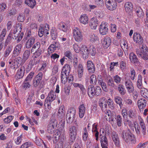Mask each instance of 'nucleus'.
I'll return each instance as SVG.
<instances>
[{
  "mask_svg": "<svg viewBox=\"0 0 148 148\" xmlns=\"http://www.w3.org/2000/svg\"><path fill=\"white\" fill-rule=\"evenodd\" d=\"M80 51L83 58L84 59L88 58L89 54L93 56L96 53V49L92 45L90 46L88 48L85 45H82L80 48Z\"/></svg>",
  "mask_w": 148,
  "mask_h": 148,
  "instance_id": "nucleus-1",
  "label": "nucleus"
},
{
  "mask_svg": "<svg viewBox=\"0 0 148 148\" xmlns=\"http://www.w3.org/2000/svg\"><path fill=\"white\" fill-rule=\"evenodd\" d=\"M55 94L53 91H50L48 93L47 97L45 99L44 106L46 107L47 106L48 108L49 109H50L51 108L52 102L56 98V96L55 95Z\"/></svg>",
  "mask_w": 148,
  "mask_h": 148,
  "instance_id": "nucleus-2",
  "label": "nucleus"
},
{
  "mask_svg": "<svg viewBox=\"0 0 148 148\" xmlns=\"http://www.w3.org/2000/svg\"><path fill=\"white\" fill-rule=\"evenodd\" d=\"M121 137L123 140L127 143H134V135L129 130L123 131L122 132Z\"/></svg>",
  "mask_w": 148,
  "mask_h": 148,
  "instance_id": "nucleus-3",
  "label": "nucleus"
},
{
  "mask_svg": "<svg viewBox=\"0 0 148 148\" xmlns=\"http://www.w3.org/2000/svg\"><path fill=\"white\" fill-rule=\"evenodd\" d=\"M42 76V73L40 72L34 78L32 82L33 87L35 88H38L40 89L42 88L41 84Z\"/></svg>",
  "mask_w": 148,
  "mask_h": 148,
  "instance_id": "nucleus-4",
  "label": "nucleus"
},
{
  "mask_svg": "<svg viewBox=\"0 0 148 148\" xmlns=\"http://www.w3.org/2000/svg\"><path fill=\"white\" fill-rule=\"evenodd\" d=\"M76 114V110L73 107L69 109L66 115L67 123L71 124L73 121Z\"/></svg>",
  "mask_w": 148,
  "mask_h": 148,
  "instance_id": "nucleus-5",
  "label": "nucleus"
},
{
  "mask_svg": "<svg viewBox=\"0 0 148 148\" xmlns=\"http://www.w3.org/2000/svg\"><path fill=\"white\" fill-rule=\"evenodd\" d=\"M73 36L76 41H81L83 39V36L80 30L78 28H76L73 29Z\"/></svg>",
  "mask_w": 148,
  "mask_h": 148,
  "instance_id": "nucleus-6",
  "label": "nucleus"
},
{
  "mask_svg": "<svg viewBox=\"0 0 148 148\" xmlns=\"http://www.w3.org/2000/svg\"><path fill=\"white\" fill-rule=\"evenodd\" d=\"M65 133V131L64 130L62 131H61L59 130L57 131L56 135L58 136V141L60 142L58 144H62L63 145L64 142L66 139Z\"/></svg>",
  "mask_w": 148,
  "mask_h": 148,
  "instance_id": "nucleus-7",
  "label": "nucleus"
},
{
  "mask_svg": "<svg viewBox=\"0 0 148 148\" xmlns=\"http://www.w3.org/2000/svg\"><path fill=\"white\" fill-rule=\"evenodd\" d=\"M76 129L75 126H72L69 127V133L70 140L73 142L76 136Z\"/></svg>",
  "mask_w": 148,
  "mask_h": 148,
  "instance_id": "nucleus-8",
  "label": "nucleus"
},
{
  "mask_svg": "<svg viewBox=\"0 0 148 148\" xmlns=\"http://www.w3.org/2000/svg\"><path fill=\"white\" fill-rule=\"evenodd\" d=\"M106 5L107 8L110 10H113L117 6V3L115 0H106Z\"/></svg>",
  "mask_w": 148,
  "mask_h": 148,
  "instance_id": "nucleus-9",
  "label": "nucleus"
},
{
  "mask_svg": "<svg viewBox=\"0 0 148 148\" xmlns=\"http://www.w3.org/2000/svg\"><path fill=\"white\" fill-rule=\"evenodd\" d=\"M112 137L115 146L117 147H119L120 146V141L118 134L114 131L112 132Z\"/></svg>",
  "mask_w": 148,
  "mask_h": 148,
  "instance_id": "nucleus-10",
  "label": "nucleus"
},
{
  "mask_svg": "<svg viewBox=\"0 0 148 148\" xmlns=\"http://www.w3.org/2000/svg\"><path fill=\"white\" fill-rule=\"evenodd\" d=\"M147 101L144 98H141L139 99L137 101V105L140 111H143L146 106Z\"/></svg>",
  "mask_w": 148,
  "mask_h": 148,
  "instance_id": "nucleus-11",
  "label": "nucleus"
},
{
  "mask_svg": "<svg viewBox=\"0 0 148 148\" xmlns=\"http://www.w3.org/2000/svg\"><path fill=\"white\" fill-rule=\"evenodd\" d=\"M133 39L134 41L137 44H141L143 42V38L140 34L134 32L133 34Z\"/></svg>",
  "mask_w": 148,
  "mask_h": 148,
  "instance_id": "nucleus-12",
  "label": "nucleus"
},
{
  "mask_svg": "<svg viewBox=\"0 0 148 148\" xmlns=\"http://www.w3.org/2000/svg\"><path fill=\"white\" fill-rule=\"evenodd\" d=\"M107 23L105 22H102L100 26L99 31L100 33L104 35L107 34L108 31Z\"/></svg>",
  "mask_w": 148,
  "mask_h": 148,
  "instance_id": "nucleus-13",
  "label": "nucleus"
},
{
  "mask_svg": "<svg viewBox=\"0 0 148 148\" xmlns=\"http://www.w3.org/2000/svg\"><path fill=\"white\" fill-rule=\"evenodd\" d=\"M56 126L57 122L56 121L50 123L47 126V131L48 132L51 134L54 133L56 130Z\"/></svg>",
  "mask_w": 148,
  "mask_h": 148,
  "instance_id": "nucleus-14",
  "label": "nucleus"
},
{
  "mask_svg": "<svg viewBox=\"0 0 148 148\" xmlns=\"http://www.w3.org/2000/svg\"><path fill=\"white\" fill-rule=\"evenodd\" d=\"M25 68L24 66H22L20 69L18 71L15 77L16 79H19L22 78L24 76L25 73Z\"/></svg>",
  "mask_w": 148,
  "mask_h": 148,
  "instance_id": "nucleus-15",
  "label": "nucleus"
},
{
  "mask_svg": "<svg viewBox=\"0 0 148 148\" xmlns=\"http://www.w3.org/2000/svg\"><path fill=\"white\" fill-rule=\"evenodd\" d=\"M22 29V26L20 24L17 25L16 29H14L12 34L13 35L14 39H16L18 37Z\"/></svg>",
  "mask_w": 148,
  "mask_h": 148,
  "instance_id": "nucleus-16",
  "label": "nucleus"
},
{
  "mask_svg": "<svg viewBox=\"0 0 148 148\" xmlns=\"http://www.w3.org/2000/svg\"><path fill=\"white\" fill-rule=\"evenodd\" d=\"M22 45L21 44H18L17 45L13 51L12 54V56L16 57L18 56L21 53Z\"/></svg>",
  "mask_w": 148,
  "mask_h": 148,
  "instance_id": "nucleus-17",
  "label": "nucleus"
},
{
  "mask_svg": "<svg viewBox=\"0 0 148 148\" xmlns=\"http://www.w3.org/2000/svg\"><path fill=\"white\" fill-rule=\"evenodd\" d=\"M87 91L89 97L92 98L95 95V87L92 85H90L88 86Z\"/></svg>",
  "mask_w": 148,
  "mask_h": 148,
  "instance_id": "nucleus-18",
  "label": "nucleus"
},
{
  "mask_svg": "<svg viewBox=\"0 0 148 148\" xmlns=\"http://www.w3.org/2000/svg\"><path fill=\"white\" fill-rule=\"evenodd\" d=\"M80 22L84 25H86L88 23V16L86 14H83L81 15L79 18Z\"/></svg>",
  "mask_w": 148,
  "mask_h": 148,
  "instance_id": "nucleus-19",
  "label": "nucleus"
},
{
  "mask_svg": "<svg viewBox=\"0 0 148 148\" xmlns=\"http://www.w3.org/2000/svg\"><path fill=\"white\" fill-rule=\"evenodd\" d=\"M136 52L138 57L142 58L145 60H148V54L147 52L140 53V50L139 49H136Z\"/></svg>",
  "mask_w": 148,
  "mask_h": 148,
  "instance_id": "nucleus-20",
  "label": "nucleus"
},
{
  "mask_svg": "<svg viewBox=\"0 0 148 148\" xmlns=\"http://www.w3.org/2000/svg\"><path fill=\"white\" fill-rule=\"evenodd\" d=\"M100 138L101 145L102 147H107L108 145L107 138L105 135L102 136Z\"/></svg>",
  "mask_w": 148,
  "mask_h": 148,
  "instance_id": "nucleus-21",
  "label": "nucleus"
},
{
  "mask_svg": "<svg viewBox=\"0 0 148 148\" xmlns=\"http://www.w3.org/2000/svg\"><path fill=\"white\" fill-rule=\"evenodd\" d=\"M97 24L98 21L96 19L92 18L90 20V26L92 29L95 30L96 29Z\"/></svg>",
  "mask_w": 148,
  "mask_h": 148,
  "instance_id": "nucleus-22",
  "label": "nucleus"
},
{
  "mask_svg": "<svg viewBox=\"0 0 148 148\" xmlns=\"http://www.w3.org/2000/svg\"><path fill=\"white\" fill-rule=\"evenodd\" d=\"M65 111L63 106H61L59 108L58 115L60 118L62 119L64 117L65 115Z\"/></svg>",
  "mask_w": 148,
  "mask_h": 148,
  "instance_id": "nucleus-23",
  "label": "nucleus"
},
{
  "mask_svg": "<svg viewBox=\"0 0 148 148\" xmlns=\"http://www.w3.org/2000/svg\"><path fill=\"white\" fill-rule=\"evenodd\" d=\"M86 108L84 104L80 105L79 107V115L81 118H82L84 115Z\"/></svg>",
  "mask_w": 148,
  "mask_h": 148,
  "instance_id": "nucleus-24",
  "label": "nucleus"
},
{
  "mask_svg": "<svg viewBox=\"0 0 148 148\" xmlns=\"http://www.w3.org/2000/svg\"><path fill=\"white\" fill-rule=\"evenodd\" d=\"M111 40L110 38L108 37H105L103 41L102 44L106 48H107L110 45Z\"/></svg>",
  "mask_w": 148,
  "mask_h": 148,
  "instance_id": "nucleus-25",
  "label": "nucleus"
},
{
  "mask_svg": "<svg viewBox=\"0 0 148 148\" xmlns=\"http://www.w3.org/2000/svg\"><path fill=\"white\" fill-rule=\"evenodd\" d=\"M58 47V43L56 42H54V43L51 44L48 48V52L50 53L54 52L56 50L57 48Z\"/></svg>",
  "mask_w": 148,
  "mask_h": 148,
  "instance_id": "nucleus-26",
  "label": "nucleus"
},
{
  "mask_svg": "<svg viewBox=\"0 0 148 148\" xmlns=\"http://www.w3.org/2000/svg\"><path fill=\"white\" fill-rule=\"evenodd\" d=\"M50 34L52 39L53 40H55L58 36L57 29L55 28H52L51 30Z\"/></svg>",
  "mask_w": 148,
  "mask_h": 148,
  "instance_id": "nucleus-27",
  "label": "nucleus"
},
{
  "mask_svg": "<svg viewBox=\"0 0 148 148\" xmlns=\"http://www.w3.org/2000/svg\"><path fill=\"white\" fill-rule=\"evenodd\" d=\"M124 7L126 11L128 12H131L133 8L132 4L129 2H127L125 3Z\"/></svg>",
  "mask_w": 148,
  "mask_h": 148,
  "instance_id": "nucleus-28",
  "label": "nucleus"
},
{
  "mask_svg": "<svg viewBox=\"0 0 148 148\" xmlns=\"http://www.w3.org/2000/svg\"><path fill=\"white\" fill-rule=\"evenodd\" d=\"M129 58L132 62L133 63L138 64V60L136 56L133 53H131L130 54Z\"/></svg>",
  "mask_w": 148,
  "mask_h": 148,
  "instance_id": "nucleus-29",
  "label": "nucleus"
},
{
  "mask_svg": "<svg viewBox=\"0 0 148 148\" xmlns=\"http://www.w3.org/2000/svg\"><path fill=\"white\" fill-rule=\"evenodd\" d=\"M31 52L30 50H25L23 54V62H25L26 61L28 58Z\"/></svg>",
  "mask_w": 148,
  "mask_h": 148,
  "instance_id": "nucleus-30",
  "label": "nucleus"
},
{
  "mask_svg": "<svg viewBox=\"0 0 148 148\" xmlns=\"http://www.w3.org/2000/svg\"><path fill=\"white\" fill-rule=\"evenodd\" d=\"M23 60L21 57H18L12 61V64H14V65H18V64L23 65L25 63V62H23Z\"/></svg>",
  "mask_w": 148,
  "mask_h": 148,
  "instance_id": "nucleus-31",
  "label": "nucleus"
},
{
  "mask_svg": "<svg viewBox=\"0 0 148 148\" xmlns=\"http://www.w3.org/2000/svg\"><path fill=\"white\" fill-rule=\"evenodd\" d=\"M25 3L32 9L36 5L35 0H25Z\"/></svg>",
  "mask_w": 148,
  "mask_h": 148,
  "instance_id": "nucleus-32",
  "label": "nucleus"
},
{
  "mask_svg": "<svg viewBox=\"0 0 148 148\" xmlns=\"http://www.w3.org/2000/svg\"><path fill=\"white\" fill-rule=\"evenodd\" d=\"M89 40L92 42H95L98 41L99 38L96 34L92 33L89 35Z\"/></svg>",
  "mask_w": 148,
  "mask_h": 148,
  "instance_id": "nucleus-33",
  "label": "nucleus"
},
{
  "mask_svg": "<svg viewBox=\"0 0 148 148\" xmlns=\"http://www.w3.org/2000/svg\"><path fill=\"white\" fill-rule=\"evenodd\" d=\"M12 38L14 39L13 35L12 34V33L10 32L5 41V45L6 46H7L10 42Z\"/></svg>",
  "mask_w": 148,
  "mask_h": 148,
  "instance_id": "nucleus-34",
  "label": "nucleus"
},
{
  "mask_svg": "<svg viewBox=\"0 0 148 148\" xmlns=\"http://www.w3.org/2000/svg\"><path fill=\"white\" fill-rule=\"evenodd\" d=\"M27 38L29 39L35 40L36 34L32 30H29L27 33Z\"/></svg>",
  "mask_w": 148,
  "mask_h": 148,
  "instance_id": "nucleus-35",
  "label": "nucleus"
},
{
  "mask_svg": "<svg viewBox=\"0 0 148 148\" xmlns=\"http://www.w3.org/2000/svg\"><path fill=\"white\" fill-rule=\"evenodd\" d=\"M98 81L99 85L101 86L103 90L106 92H108V89L106 83L103 81L102 79L98 80Z\"/></svg>",
  "mask_w": 148,
  "mask_h": 148,
  "instance_id": "nucleus-36",
  "label": "nucleus"
},
{
  "mask_svg": "<svg viewBox=\"0 0 148 148\" xmlns=\"http://www.w3.org/2000/svg\"><path fill=\"white\" fill-rule=\"evenodd\" d=\"M141 95L145 99H148V90L146 89L143 88L140 90Z\"/></svg>",
  "mask_w": 148,
  "mask_h": 148,
  "instance_id": "nucleus-37",
  "label": "nucleus"
},
{
  "mask_svg": "<svg viewBox=\"0 0 148 148\" xmlns=\"http://www.w3.org/2000/svg\"><path fill=\"white\" fill-rule=\"evenodd\" d=\"M68 74L64 72H61V79L62 82L65 84L67 81Z\"/></svg>",
  "mask_w": 148,
  "mask_h": 148,
  "instance_id": "nucleus-38",
  "label": "nucleus"
},
{
  "mask_svg": "<svg viewBox=\"0 0 148 148\" xmlns=\"http://www.w3.org/2000/svg\"><path fill=\"white\" fill-rule=\"evenodd\" d=\"M35 40L28 39L26 42L25 47L27 49H29L31 47L34 43Z\"/></svg>",
  "mask_w": 148,
  "mask_h": 148,
  "instance_id": "nucleus-39",
  "label": "nucleus"
},
{
  "mask_svg": "<svg viewBox=\"0 0 148 148\" xmlns=\"http://www.w3.org/2000/svg\"><path fill=\"white\" fill-rule=\"evenodd\" d=\"M58 28L64 32H66L67 30L66 26L65 24L63 22H61L58 25Z\"/></svg>",
  "mask_w": 148,
  "mask_h": 148,
  "instance_id": "nucleus-40",
  "label": "nucleus"
},
{
  "mask_svg": "<svg viewBox=\"0 0 148 148\" xmlns=\"http://www.w3.org/2000/svg\"><path fill=\"white\" fill-rule=\"evenodd\" d=\"M114 100L116 103L119 104L120 108H121L123 105L121 98L120 97L116 96L114 97Z\"/></svg>",
  "mask_w": 148,
  "mask_h": 148,
  "instance_id": "nucleus-41",
  "label": "nucleus"
},
{
  "mask_svg": "<svg viewBox=\"0 0 148 148\" xmlns=\"http://www.w3.org/2000/svg\"><path fill=\"white\" fill-rule=\"evenodd\" d=\"M118 90L120 94L122 95H124L126 93V91L123 85H119L118 87Z\"/></svg>",
  "mask_w": 148,
  "mask_h": 148,
  "instance_id": "nucleus-42",
  "label": "nucleus"
},
{
  "mask_svg": "<svg viewBox=\"0 0 148 148\" xmlns=\"http://www.w3.org/2000/svg\"><path fill=\"white\" fill-rule=\"evenodd\" d=\"M33 146V144L30 142H27L22 144L19 148H28Z\"/></svg>",
  "mask_w": 148,
  "mask_h": 148,
  "instance_id": "nucleus-43",
  "label": "nucleus"
},
{
  "mask_svg": "<svg viewBox=\"0 0 148 148\" xmlns=\"http://www.w3.org/2000/svg\"><path fill=\"white\" fill-rule=\"evenodd\" d=\"M71 67L70 65H64L63 67L62 72H64L69 75L70 72Z\"/></svg>",
  "mask_w": 148,
  "mask_h": 148,
  "instance_id": "nucleus-44",
  "label": "nucleus"
},
{
  "mask_svg": "<svg viewBox=\"0 0 148 148\" xmlns=\"http://www.w3.org/2000/svg\"><path fill=\"white\" fill-rule=\"evenodd\" d=\"M106 99L104 97H102L100 99L99 101V106L100 107L103 108V105L106 106ZM106 107V106H105Z\"/></svg>",
  "mask_w": 148,
  "mask_h": 148,
  "instance_id": "nucleus-45",
  "label": "nucleus"
},
{
  "mask_svg": "<svg viewBox=\"0 0 148 148\" xmlns=\"http://www.w3.org/2000/svg\"><path fill=\"white\" fill-rule=\"evenodd\" d=\"M70 60L71 64L75 65L79 64V65H80L79 60L78 59L76 55L74 56L73 59H71Z\"/></svg>",
  "mask_w": 148,
  "mask_h": 148,
  "instance_id": "nucleus-46",
  "label": "nucleus"
},
{
  "mask_svg": "<svg viewBox=\"0 0 148 148\" xmlns=\"http://www.w3.org/2000/svg\"><path fill=\"white\" fill-rule=\"evenodd\" d=\"M7 32V31L6 28H4L3 29L0 35V42H2L4 40Z\"/></svg>",
  "mask_w": 148,
  "mask_h": 148,
  "instance_id": "nucleus-47",
  "label": "nucleus"
},
{
  "mask_svg": "<svg viewBox=\"0 0 148 148\" xmlns=\"http://www.w3.org/2000/svg\"><path fill=\"white\" fill-rule=\"evenodd\" d=\"M95 95L98 96L101 95L102 90L99 86H97L95 88Z\"/></svg>",
  "mask_w": 148,
  "mask_h": 148,
  "instance_id": "nucleus-48",
  "label": "nucleus"
},
{
  "mask_svg": "<svg viewBox=\"0 0 148 148\" xmlns=\"http://www.w3.org/2000/svg\"><path fill=\"white\" fill-rule=\"evenodd\" d=\"M137 86L138 88L141 89L142 88V77L140 75H139L138 77V79L137 81Z\"/></svg>",
  "mask_w": 148,
  "mask_h": 148,
  "instance_id": "nucleus-49",
  "label": "nucleus"
},
{
  "mask_svg": "<svg viewBox=\"0 0 148 148\" xmlns=\"http://www.w3.org/2000/svg\"><path fill=\"white\" fill-rule=\"evenodd\" d=\"M40 43L39 42H37L36 44H34L33 46H32V47L31 50V53H34V52L35 51L34 49H39L40 47Z\"/></svg>",
  "mask_w": 148,
  "mask_h": 148,
  "instance_id": "nucleus-50",
  "label": "nucleus"
},
{
  "mask_svg": "<svg viewBox=\"0 0 148 148\" xmlns=\"http://www.w3.org/2000/svg\"><path fill=\"white\" fill-rule=\"evenodd\" d=\"M14 118V116L10 115L4 119V121L5 123L8 124L10 123Z\"/></svg>",
  "mask_w": 148,
  "mask_h": 148,
  "instance_id": "nucleus-51",
  "label": "nucleus"
},
{
  "mask_svg": "<svg viewBox=\"0 0 148 148\" xmlns=\"http://www.w3.org/2000/svg\"><path fill=\"white\" fill-rule=\"evenodd\" d=\"M125 84L126 88L133 85L132 82L129 79H128L126 77H125Z\"/></svg>",
  "mask_w": 148,
  "mask_h": 148,
  "instance_id": "nucleus-52",
  "label": "nucleus"
},
{
  "mask_svg": "<svg viewBox=\"0 0 148 148\" xmlns=\"http://www.w3.org/2000/svg\"><path fill=\"white\" fill-rule=\"evenodd\" d=\"M12 51V48L10 47H8L6 49L4 54V57L7 58Z\"/></svg>",
  "mask_w": 148,
  "mask_h": 148,
  "instance_id": "nucleus-53",
  "label": "nucleus"
},
{
  "mask_svg": "<svg viewBox=\"0 0 148 148\" xmlns=\"http://www.w3.org/2000/svg\"><path fill=\"white\" fill-rule=\"evenodd\" d=\"M71 88L69 86H65L63 88V91L65 93V95L66 96L69 95Z\"/></svg>",
  "mask_w": 148,
  "mask_h": 148,
  "instance_id": "nucleus-54",
  "label": "nucleus"
},
{
  "mask_svg": "<svg viewBox=\"0 0 148 148\" xmlns=\"http://www.w3.org/2000/svg\"><path fill=\"white\" fill-rule=\"evenodd\" d=\"M34 73L33 72H30L27 76L25 80L30 82L33 77Z\"/></svg>",
  "mask_w": 148,
  "mask_h": 148,
  "instance_id": "nucleus-55",
  "label": "nucleus"
},
{
  "mask_svg": "<svg viewBox=\"0 0 148 148\" xmlns=\"http://www.w3.org/2000/svg\"><path fill=\"white\" fill-rule=\"evenodd\" d=\"M129 117L130 118H133L136 116V113L134 110H130L128 111Z\"/></svg>",
  "mask_w": 148,
  "mask_h": 148,
  "instance_id": "nucleus-56",
  "label": "nucleus"
},
{
  "mask_svg": "<svg viewBox=\"0 0 148 148\" xmlns=\"http://www.w3.org/2000/svg\"><path fill=\"white\" fill-rule=\"evenodd\" d=\"M83 140L84 141H86L87 140L88 136V134L86 127H85L84 128L83 130Z\"/></svg>",
  "mask_w": 148,
  "mask_h": 148,
  "instance_id": "nucleus-57",
  "label": "nucleus"
},
{
  "mask_svg": "<svg viewBox=\"0 0 148 148\" xmlns=\"http://www.w3.org/2000/svg\"><path fill=\"white\" fill-rule=\"evenodd\" d=\"M40 28L43 29V31L46 33V34H49V33L48 31L49 30V27L48 24H46L44 26H40Z\"/></svg>",
  "mask_w": 148,
  "mask_h": 148,
  "instance_id": "nucleus-58",
  "label": "nucleus"
},
{
  "mask_svg": "<svg viewBox=\"0 0 148 148\" xmlns=\"http://www.w3.org/2000/svg\"><path fill=\"white\" fill-rule=\"evenodd\" d=\"M96 76L94 74H92L90 77V83L91 84H95L97 82Z\"/></svg>",
  "mask_w": 148,
  "mask_h": 148,
  "instance_id": "nucleus-59",
  "label": "nucleus"
},
{
  "mask_svg": "<svg viewBox=\"0 0 148 148\" xmlns=\"http://www.w3.org/2000/svg\"><path fill=\"white\" fill-rule=\"evenodd\" d=\"M116 119L118 126L119 127L121 126L122 125V118L121 116L119 115H118Z\"/></svg>",
  "mask_w": 148,
  "mask_h": 148,
  "instance_id": "nucleus-60",
  "label": "nucleus"
},
{
  "mask_svg": "<svg viewBox=\"0 0 148 148\" xmlns=\"http://www.w3.org/2000/svg\"><path fill=\"white\" fill-rule=\"evenodd\" d=\"M23 135L21 134L15 140V142L16 145H19L21 143L22 140V136Z\"/></svg>",
  "mask_w": 148,
  "mask_h": 148,
  "instance_id": "nucleus-61",
  "label": "nucleus"
},
{
  "mask_svg": "<svg viewBox=\"0 0 148 148\" xmlns=\"http://www.w3.org/2000/svg\"><path fill=\"white\" fill-rule=\"evenodd\" d=\"M138 119H139L140 124L141 127V130L146 129V126L143 119H142L140 116H138Z\"/></svg>",
  "mask_w": 148,
  "mask_h": 148,
  "instance_id": "nucleus-62",
  "label": "nucleus"
},
{
  "mask_svg": "<svg viewBox=\"0 0 148 148\" xmlns=\"http://www.w3.org/2000/svg\"><path fill=\"white\" fill-rule=\"evenodd\" d=\"M97 5L99 7H102L104 5L103 0H95Z\"/></svg>",
  "mask_w": 148,
  "mask_h": 148,
  "instance_id": "nucleus-63",
  "label": "nucleus"
},
{
  "mask_svg": "<svg viewBox=\"0 0 148 148\" xmlns=\"http://www.w3.org/2000/svg\"><path fill=\"white\" fill-rule=\"evenodd\" d=\"M87 69L88 71L90 74L94 73L95 71L94 65H88Z\"/></svg>",
  "mask_w": 148,
  "mask_h": 148,
  "instance_id": "nucleus-64",
  "label": "nucleus"
}]
</instances>
